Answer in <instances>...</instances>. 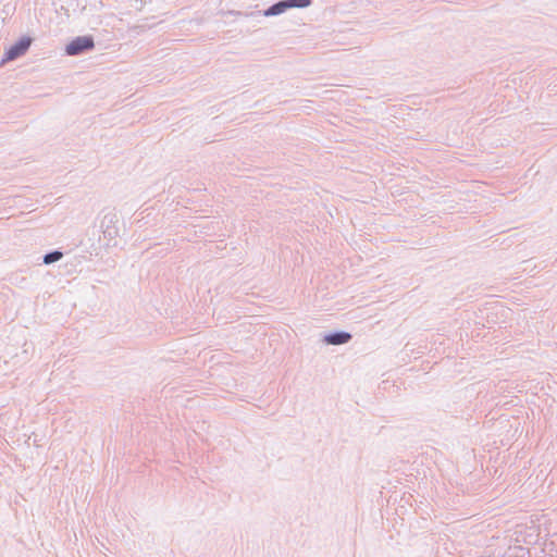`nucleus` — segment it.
Here are the masks:
<instances>
[{"label":"nucleus","mask_w":557,"mask_h":557,"mask_svg":"<svg viewBox=\"0 0 557 557\" xmlns=\"http://www.w3.org/2000/svg\"><path fill=\"white\" fill-rule=\"evenodd\" d=\"M350 337L351 336L349 333H335L325 336V342L331 345H341L347 343L350 339Z\"/></svg>","instance_id":"3"},{"label":"nucleus","mask_w":557,"mask_h":557,"mask_svg":"<svg viewBox=\"0 0 557 557\" xmlns=\"http://www.w3.org/2000/svg\"><path fill=\"white\" fill-rule=\"evenodd\" d=\"M30 44L32 39L29 37H23L20 41L7 50L3 62L12 61L20 55H23L29 48Z\"/></svg>","instance_id":"2"},{"label":"nucleus","mask_w":557,"mask_h":557,"mask_svg":"<svg viewBox=\"0 0 557 557\" xmlns=\"http://www.w3.org/2000/svg\"><path fill=\"white\" fill-rule=\"evenodd\" d=\"M61 257H62L61 252L54 251V252L46 255L44 261H45V263H52V262L59 260Z\"/></svg>","instance_id":"5"},{"label":"nucleus","mask_w":557,"mask_h":557,"mask_svg":"<svg viewBox=\"0 0 557 557\" xmlns=\"http://www.w3.org/2000/svg\"><path fill=\"white\" fill-rule=\"evenodd\" d=\"M94 48V39L90 36H82L73 39L65 48L69 55H76Z\"/></svg>","instance_id":"1"},{"label":"nucleus","mask_w":557,"mask_h":557,"mask_svg":"<svg viewBox=\"0 0 557 557\" xmlns=\"http://www.w3.org/2000/svg\"><path fill=\"white\" fill-rule=\"evenodd\" d=\"M294 7V3H290V2H287V1H282V2H278L274 5H272L267 12L265 14L267 15H276V14H280L282 12H284L287 8H293Z\"/></svg>","instance_id":"4"},{"label":"nucleus","mask_w":557,"mask_h":557,"mask_svg":"<svg viewBox=\"0 0 557 557\" xmlns=\"http://www.w3.org/2000/svg\"><path fill=\"white\" fill-rule=\"evenodd\" d=\"M287 2L294 3V7L304 8L309 4V0H287Z\"/></svg>","instance_id":"6"}]
</instances>
